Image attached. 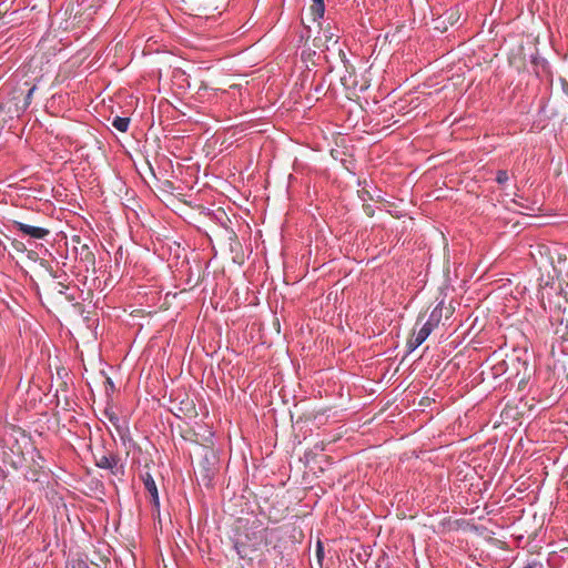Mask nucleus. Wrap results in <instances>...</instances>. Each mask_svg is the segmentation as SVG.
<instances>
[{
	"mask_svg": "<svg viewBox=\"0 0 568 568\" xmlns=\"http://www.w3.org/2000/svg\"><path fill=\"white\" fill-rule=\"evenodd\" d=\"M33 91H34V88L30 89L29 90V95H31Z\"/></svg>",
	"mask_w": 568,
	"mask_h": 568,
	"instance_id": "nucleus-14",
	"label": "nucleus"
},
{
	"mask_svg": "<svg viewBox=\"0 0 568 568\" xmlns=\"http://www.w3.org/2000/svg\"><path fill=\"white\" fill-rule=\"evenodd\" d=\"M327 40H333V34H328V37L326 36Z\"/></svg>",
	"mask_w": 568,
	"mask_h": 568,
	"instance_id": "nucleus-13",
	"label": "nucleus"
},
{
	"mask_svg": "<svg viewBox=\"0 0 568 568\" xmlns=\"http://www.w3.org/2000/svg\"><path fill=\"white\" fill-rule=\"evenodd\" d=\"M311 9L315 16L322 18L325 11L324 0H313Z\"/></svg>",
	"mask_w": 568,
	"mask_h": 568,
	"instance_id": "nucleus-8",
	"label": "nucleus"
},
{
	"mask_svg": "<svg viewBox=\"0 0 568 568\" xmlns=\"http://www.w3.org/2000/svg\"><path fill=\"white\" fill-rule=\"evenodd\" d=\"M442 318V310L436 307L429 315L428 321L422 326V328L414 334L407 342V347L409 351L416 349L420 346L426 338L430 335L434 328L438 325Z\"/></svg>",
	"mask_w": 568,
	"mask_h": 568,
	"instance_id": "nucleus-1",
	"label": "nucleus"
},
{
	"mask_svg": "<svg viewBox=\"0 0 568 568\" xmlns=\"http://www.w3.org/2000/svg\"><path fill=\"white\" fill-rule=\"evenodd\" d=\"M496 181L499 184H504L508 181V173L505 170H499L496 175Z\"/></svg>",
	"mask_w": 568,
	"mask_h": 568,
	"instance_id": "nucleus-9",
	"label": "nucleus"
},
{
	"mask_svg": "<svg viewBox=\"0 0 568 568\" xmlns=\"http://www.w3.org/2000/svg\"><path fill=\"white\" fill-rule=\"evenodd\" d=\"M524 568H542V565L540 562H532V564L527 565Z\"/></svg>",
	"mask_w": 568,
	"mask_h": 568,
	"instance_id": "nucleus-10",
	"label": "nucleus"
},
{
	"mask_svg": "<svg viewBox=\"0 0 568 568\" xmlns=\"http://www.w3.org/2000/svg\"><path fill=\"white\" fill-rule=\"evenodd\" d=\"M77 252L80 254L81 256V260L83 261H89V262H94V255L93 253L90 251L89 248V245L88 244H82L80 250L75 248Z\"/></svg>",
	"mask_w": 568,
	"mask_h": 568,
	"instance_id": "nucleus-7",
	"label": "nucleus"
},
{
	"mask_svg": "<svg viewBox=\"0 0 568 568\" xmlns=\"http://www.w3.org/2000/svg\"><path fill=\"white\" fill-rule=\"evenodd\" d=\"M13 226L22 234L28 235L32 239L41 240L49 235L50 231L44 227L32 226L19 221L12 222Z\"/></svg>",
	"mask_w": 568,
	"mask_h": 568,
	"instance_id": "nucleus-3",
	"label": "nucleus"
},
{
	"mask_svg": "<svg viewBox=\"0 0 568 568\" xmlns=\"http://www.w3.org/2000/svg\"><path fill=\"white\" fill-rule=\"evenodd\" d=\"M142 480H143L145 490L151 496L152 503L155 506H159V493H158L156 484H155L153 477L149 473H146L145 475L142 476Z\"/></svg>",
	"mask_w": 568,
	"mask_h": 568,
	"instance_id": "nucleus-5",
	"label": "nucleus"
},
{
	"mask_svg": "<svg viewBox=\"0 0 568 568\" xmlns=\"http://www.w3.org/2000/svg\"><path fill=\"white\" fill-rule=\"evenodd\" d=\"M316 552H317V556H318V557H321V556L323 555V547H322V544H321V542H318V544H317V550H316Z\"/></svg>",
	"mask_w": 568,
	"mask_h": 568,
	"instance_id": "nucleus-11",
	"label": "nucleus"
},
{
	"mask_svg": "<svg viewBox=\"0 0 568 568\" xmlns=\"http://www.w3.org/2000/svg\"><path fill=\"white\" fill-rule=\"evenodd\" d=\"M235 568H242V567H235Z\"/></svg>",
	"mask_w": 568,
	"mask_h": 568,
	"instance_id": "nucleus-15",
	"label": "nucleus"
},
{
	"mask_svg": "<svg viewBox=\"0 0 568 568\" xmlns=\"http://www.w3.org/2000/svg\"><path fill=\"white\" fill-rule=\"evenodd\" d=\"M95 465L100 468L109 469L115 474L119 468V458L113 454L102 455L101 457L97 458Z\"/></svg>",
	"mask_w": 568,
	"mask_h": 568,
	"instance_id": "nucleus-4",
	"label": "nucleus"
},
{
	"mask_svg": "<svg viewBox=\"0 0 568 568\" xmlns=\"http://www.w3.org/2000/svg\"><path fill=\"white\" fill-rule=\"evenodd\" d=\"M129 124H130L129 118L115 116L112 120V125L120 132H126L129 129Z\"/></svg>",
	"mask_w": 568,
	"mask_h": 568,
	"instance_id": "nucleus-6",
	"label": "nucleus"
},
{
	"mask_svg": "<svg viewBox=\"0 0 568 568\" xmlns=\"http://www.w3.org/2000/svg\"><path fill=\"white\" fill-rule=\"evenodd\" d=\"M2 460L14 469L22 466L24 460L23 450L18 442H14L12 446H9L8 443L2 446Z\"/></svg>",
	"mask_w": 568,
	"mask_h": 568,
	"instance_id": "nucleus-2",
	"label": "nucleus"
},
{
	"mask_svg": "<svg viewBox=\"0 0 568 568\" xmlns=\"http://www.w3.org/2000/svg\"><path fill=\"white\" fill-rule=\"evenodd\" d=\"M72 241H73V242H77V243H79V244H80V236H74V237L72 239Z\"/></svg>",
	"mask_w": 568,
	"mask_h": 568,
	"instance_id": "nucleus-12",
	"label": "nucleus"
}]
</instances>
